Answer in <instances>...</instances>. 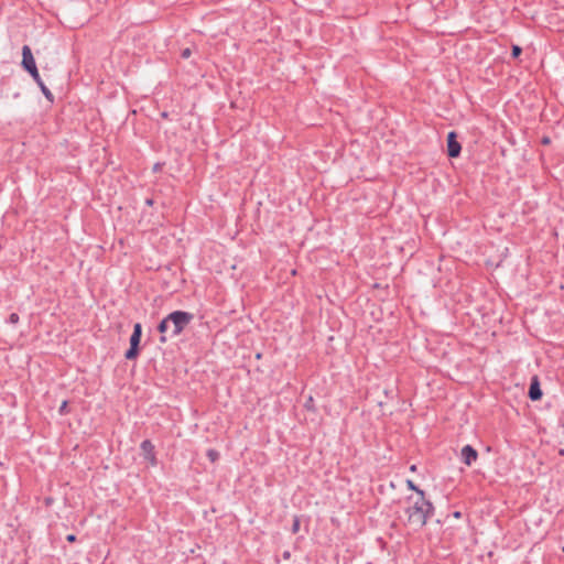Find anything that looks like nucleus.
<instances>
[{
	"label": "nucleus",
	"mask_w": 564,
	"mask_h": 564,
	"mask_svg": "<svg viewBox=\"0 0 564 564\" xmlns=\"http://www.w3.org/2000/svg\"><path fill=\"white\" fill-rule=\"evenodd\" d=\"M433 513V506L427 501L424 495L415 498L409 497L405 509L406 521L410 525L422 528Z\"/></svg>",
	"instance_id": "obj_1"
},
{
	"label": "nucleus",
	"mask_w": 564,
	"mask_h": 564,
	"mask_svg": "<svg viewBox=\"0 0 564 564\" xmlns=\"http://www.w3.org/2000/svg\"><path fill=\"white\" fill-rule=\"evenodd\" d=\"M194 315L184 311H175L163 318L158 329L161 333V339L164 341L166 335L176 336L182 333L193 321Z\"/></svg>",
	"instance_id": "obj_2"
},
{
	"label": "nucleus",
	"mask_w": 564,
	"mask_h": 564,
	"mask_svg": "<svg viewBox=\"0 0 564 564\" xmlns=\"http://www.w3.org/2000/svg\"><path fill=\"white\" fill-rule=\"evenodd\" d=\"M22 66L32 76V78L35 80V83L39 85V87L41 88V90H42L43 95L46 97V99L50 101H53V94L43 83V80L39 74L32 51L29 45H24L22 47Z\"/></svg>",
	"instance_id": "obj_3"
},
{
	"label": "nucleus",
	"mask_w": 564,
	"mask_h": 564,
	"mask_svg": "<svg viewBox=\"0 0 564 564\" xmlns=\"http://www.w3.org/2000/svg\"><path fill=\"white\" fill-rule=\"evenodd\" d=\"M140 447H141V452H142L144 459L148 460L151 466H155L156 457H155L153 444L147 440L141 443Z\"/></svg>",
	"instance_id": "obj_4"
},
{
	"label": "nucleus",
	"mask_w": 564,
	"mask_h": 564,
	"mask_svg": "<svg viewBox=\"0 0 564 564\" xmlns=\"http://www.w3.org/2000/svg\"><path fill=\"white\" fill-rule=\"evenodd\" d=\"M462 147L459 142L456 140V133L454 131L449 132L447 135V153L449 158H456L459 155Z\"/></svg>",
	"instance_id": "obj_5"
},
{
	"label": "nucleus",
	"mask_w": 564,
	"mask_h": 564,
	"mask_svg": "<svg viewBox=\"0 0 564 564\" xmlns=\"http://www.w3.org/2000/svg\"><path fill=\"white\" fill-rule=\"evenodd\" d=\"M142 327L141 324L137 323L133 327V333L130 337V347L126 352H138L139 344L141 339Z\"/></svg>",
	"instance_id": "obj_6"
},
{
	"label": "nucleus",
	"mask_w": 564,
	"mask_h": 564,
	"mask_svg": "<svg viewBox=\"0 0 564 564\" xmlns=\"http://www.w3.org/2000/svg\"><path fill=\"white\" fill-rule=\"evenodd\" d=\"M460 457L467 466H470L473 463L477 460L478 453L470 445H465L460 451Z\"/></svg>",
	"instance_id": "obj_7"
},
{
	"label": "nucleus",
	"mask_w": 564,
	"mask_h": 564,
	"mask_svg": "<svg viewBox=\"0 0 564 564\" xmlns=\"http://www.w3.org/2000/svg\"><path fill=\"white\" fill-rule=\"evenodd\" d=\"M529 397L532 401H538L542 398V390L540 388V381L538 376H534L531 380Z\"/></svg>",
	"instance_id": "obj_8"
},
{
	"label": "nucleus",
	"mask_w": 564,
	"mask_h": 564,
	"mask_svg": "<svg viewBox=\"0 0 564 564\" xmlns=\"http://www.w3.org/2000/svg\"><path fill=\"white\" fill-rule=\"evenodd\" d=\"M207 457L209 458V460L212 463H215L218 459L219 454H218V452L216 449L212 448V449L207 451Z\"/></svg>",
	"instance_id": "obj_9"
},
{
	"label": "nucleus",
	"mask_w": 564,
	"mask_h": 564,
	"mask_svg": "<svg viewBox=\"0 0 564 564\" xmlns=\"http://www.w3.org/2000/svg\"><path fill=\"white\" fill-rule=\"evenodd\" d=\"M406 486L409 487V489L415 491L416 496L424 495L423 490L419 489L412 480H406Z\"/></svg>",
	"instance_id": "obj_10"
},
{
	"label": "nucleus",
	"mask_w": 564,
	"mask_h": 564,
	"mask_svg": "<svg viewBox=\"0 0 564 564\" xmlns=\"http://www.w3.org/2000/svg\"><path fill=\"white\" fill-rule=\"evenodd\" d=\"M8 322L12 325H15L19 322V315L17 313H11Z\"/></svg>",
	"instance_id": "obj_11"
},
{
	"label": "nucleus",
	"mask_w": 564,
	"mask_h": 564,
	"mask_svg": "<svg viewBox=\"0 0 564 564\" xmlns=\"http://www.w3.org/2000/svg\"><path fill=\"white\" fill-rule=\"evenodd\" d=\"M521 52H522V50H521V47H520V46H518V45H513V46H512L511 55H512V57H514V58H516V57H518V56L521 54Z\"/></svg>",
	"instance_id": "obj_12"
},
{
	"label": "nucleus",
	"mask_w": 564,
	"mask_h": 564,
	"mask_svg": "<svg viewBox=\"0 0 564 564\" xmlns=\"http://www.w3.org/2000/svg\"><path fill=\"white\" fill-rule=\"evenodd\" d=\"M191 54H192L191 48L186 47V48H184V50L182 51L181 56H182L183 58H188V57L191 56Z\"/></svg>",
	"instance_id": "obj_13"
},
{
	"label": "nucleus",
	"mask_w": 564,
	"mask_h": 564,
	"mask_svg": "<svg viewBox=\"0 0 564 564\" xmlns=\"http://www.w3.org/2000/svg\"><path fill=\"white\" fill-rule=\"evenodd\" d=\"M300 530V520L295 518L294 523L292 525L293 533H296Z\"/></svg>",
	"instance_id": "obj_14"
},
{
	"label": "nucleus",
	"mask_w": 564,
	"mask_h": 564,
	"mask_svg": "<svg viewBox=\"0 0 564 564\" xmlns=\"http://www.w3.org/2000/svg\"><path fill=\"white\" fill-rule=\"evenodd\" d=\"M58 411H59L61 414L66 413V411H67V401H63L62 402Z\"/></svg>",
	"instance_id": "obj_15"
},
{
	"label": "nucleus",
	"mask_w": 564,
	"mask_h": 564,
	"mask_svg": "<svg viewBox=\"0 0 564 564\" xmlns=\"http://www.w3.org/2000/svg\"><path fill=\"white\" fill-rule=\"evenodd\" d=\"M66 540H67L68 542H70V543H73V542H75V541H76V536H75L74 534H68V535L66 536Z\"/></svg>",
	"instance_id": "obj_16"
},
{
	"label": "nucleus",
	"mask_w": 564,
	"mask_h": 564,
	"mask_svg": "<svg viewBox=\"0 0 564 564\" xmlns=\"http://www.w3.org/2000/svg\"><path fill=\"white\" fill-rule=\"evenodd\" d=\"M410 470H411V471H415V470H416V466H415V465H412V466L410 467Z\"/></svg>",
	"instance_id": "obj_17"
},
{
	"label": "nucleus",
	"mask_w": 564,
	"mask_h": 564,
	"mask_svg": "<svg viewBox=\"0 0 564 564\" xmlns=\"http://www.w3.org/2000/svg\"><path fill=\"white\" fill-rule=\"evenodd\" d=\"M549 142H550V139H549V138H544V139H543V143H544V144H546V143H549Z\"/></svg>",
	"instance_id": "obj_18"
},
{
	"label": "nucleus",
	"mask_w": 564,
	"mask_h": 564,
	"mask_svg": "<svg viewBox=\"0 0 564 564\" xmlns=\"http://www.w3.org/2000/svg\"><path fill=\"white\" fill-rule=\"evenodd\" d=\"M290 557V553L289 552H285L284 553V558H289Z\"/></svg>",
	"instance_id": "obj_19"
},
{
	"label": "nucleus",
	"mask_w": 564,
	"mask_h": 564,
	"mask_svg": "<svg viewBox=\"0 0 564 564\" xmlns=\"http://www.w3.org/2000/svg\"><path fill=\"white\" fill-rule=\"evenodd\" d=\"M137 355L129 354L127 355L128 358H134Z\"/></svg>",
	"instance_id": "obj_20"
},
{
	"label": "nucleus",
	"mask_w": 564,
	"mask_h": 564,
	"mask_svg": "<svg viewBox=\"0 0 564 564\" xmlns=\"http://www.w3.org/2000/svg\"><path fill=\"white\" fill-rule=\"evenodd\" d=\"M162 117H163V118H166V117H167V113H166V112H163V113H162Z\"/></svg>",
	"instance_id": "obj_21"
},
{
	"label": "nucleus",
	"mask_w": 564,
	"mask_h": 564,
	"mask_svg": "<svg viewBox=\"0 0 564 564\" xmlns=\"http://www.w3.org/2000/svg\"><path fill=\"white\" fill-rule=\"evenodd\" d=\"M148 205H151L152 204V200L151 199H148L147 200Z\"/></svg>",
	"instance_id": "obj_22"
}]
</instances>
